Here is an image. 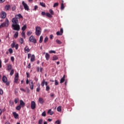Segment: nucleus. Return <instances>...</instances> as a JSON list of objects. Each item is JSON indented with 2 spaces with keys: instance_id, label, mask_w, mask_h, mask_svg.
I'll return each mask as SVG.
<instances>
[{
  "instance_id": "nucleus-14",
  "label": "nucleus",
  "mask_w": 124,
  "mask_h": 124,
  "mask_svg": "<svg viewBox=\"0 0 124 124\" xmlns=\"http://www.w3.org/2000/svg\"><path fill=\"white\" fill-rule=\"evenodd\" d=\"M7 69L8 70V71H9L10 70H12V64H9L7 65Z\"/></svg>"
},
{
  "instance_id": "nucleus-12",
  "label": "nucleus",
  "mask_w": 124,
  "mask_h": 124,
  "mask_svg": "<svg viewBox=\"0 0 124 124\" xmlns=\"http://www.w3.org/2000/svg\"><path fill=\"white\" fill-rule=\"evenodd\" d=\"M2 81L3 83H6L7 82V78L5 76H3L2 78Z\"/></svg>"
},
{
  "instance_id": "nucleus-34",
  "label": "nucleus",
  "mask_w": 124,
  "mask_h": 124,
  "mask_svg": "<svg viewBox=\"0 0 124 124\" xmlns=\"http://www.w3.org/2000/svg\"><path fill=\"white\" fill-rule=\"evenodd\" d=\"M13 74H14V69H12L11 70L10 73V75H11V76H12V75H13Z\"/></svg>"
},
{
  "instance_id": "nucleus-40",
  "label": "nucleus",
  "mask_w": 124,
  "mask_h": 124,
  "mask_svg": "<svg viewBox=\"0 0 124 124\" xmlns=\"http://www.w3.org/2000/svg\"><path fill=\"white\" fill-rule=\"evenodd\" d=\"M20 44H23L24 43V39L23 38H21L19 40Z\"/></svg>"
},
{
  "instance_id": "nucleus-37",
  "label": "nucleus",
  "mask_w": 124,
  "mask_h": 124,
  "mask_svg": "<svg viewBox=\"0 0 124 124\" xmlns=\"http://www.w3.org/2000/svg\"><path fill=\"white\" fill-rule=\"evenodd\" d=\"M49 53V54H56V51L55 50H50Z\"/></svg>"
},
{
  "instance_id": "nucleus-51",
  "label": "nucleus",
  "mask_w": 124,
  "mask_h": 124,
  "mask_svg": "<svg viewBox=\"0 0 124 124\" xmlns=\"http://www.w3.org/2000/svg\"><path fill=\"white\" fill-rule=\"evenodd\" d=\"M6 84V86H9V85H10V82H9V81H6V82H4Z\"/></svg>"
},
{
  "instance_id": "nucleus-19",
  "label": "nucleus",
  "mask_w": 124,
  "mask_h": 124,
  "mask_svg": "<svg viewBox=\"0 0 124 124\" xmlns=\"http://www.w3.org/2000/svg\"><path fill=\"white\" fill-rule=\"evenodd\" d=\"M35 60V56H34V55H32L31 56V62H34Z\"/></svg>"
},
{
  "instance_id": "nucleus-39",
  "label": "nucleus",
  "mask_w": 124,
  "mask_h": 124,
  "mask_svg": "<svg viewBox=\"0 0 124 124\" xmlns=\"http://www.w3.org/2000/svg\"><path fill=\"white\" fill-rule=\"evenodd\" d=\"M29 85L30 86L31 90L32 91V90H33V87H34V86L33 85H31V83H30Z\"/></svg>"
},
{
  "instance_id": "nucleus-44",
  "label": "nucleus",
  "mask_w": 124,
  "mask_h": 124,
  "mask_svg": "<svg viewBox=\"0 0 124 124\" xmlns=\"http://www.w3.org/2000/svg\"><path fill=\"white\" fill-rule=\"evenodd\" d=\"M55 86H58V85H59V82L57 79L55 80Z\"/></svg>"
},
{
  "instance_id": "nucleus-36",
  "label": "nucleus",
  "mask_w": 124,
  "mask_h": 124,
  "mask_svg": "<svg viewBox=\"0 0 124 124\" xmlns=\"http://www.w3.org/2000/svg\"><path fill=\"white\" fill-rule=\"evenodd\" d=\"M38 124H43V120L40 119L38 121Z\"/></svg>"
},
{
  "instance_id": "nucleus-64",
  "label": "nucleus",
  "mask_w": 124,
  "mask_h": 124,
  "mask_svg": "<svg viewBox=\"0 0 124 124\" xmlns=\"http://www.w3.org/2000/svg\"><path fill=\"white\" fill-rule=\"evenodd\" d=\"M28 68H31V63H29L28 66H27Z\"/></svg>"
},
{
  "instance_id": "nucleus-41",
  "label": "nucleus",
  "mask_w": 124,
  "mask_h": 124,
  "mask_svg": "<svg viewBox=\"0 0 124 124\" xmlns=\"http://www.w3.org/2000/svg\"><path fill=\"white\" fill-rule=\"evenodd\" d=\"M0 95H2L3 94V90L1 89H0Z\"/></svg>"
},
{
  "instance_id": "nucleus-1",
  "label": "nucleus",
  "mask_w": 124,
  "mask_h": 124,
  "mask_svg": "<svg viewBox=\"0 0 124 124\" xmlns=\"http://www.w3.org/2000/svg\"><path fill=\"white\" fill-rule=\"evenodd\" d=\"M9 25V20H8V18H6L5 22L2 23L0 25V29H2V28L4 27H7Z\"/></svg>"
},
{
  "instance_id": "nucleus-5",
  "label": "nucleus",
  "mask_w": 124,
  "mask_h": 124,
  "mask_svg": "<svg viewBox=\"0 0 124 124\" xmlns=\"http://www.w3.org/2000/svg\"><path fill=\"white\" fill-rule=\"evenodd\" d=\"M22 4L23 6H24L25 10H27V11L30 10V8H29L28 4L26 3L24 1H22Z\"/></svg>"
},
{
  "instance_id": "nucleus-4",
  "label": "nucleus",
  "mask_w": 124,
  "mask_h": 124,
  "mask_svg": "<svg viewBox=\"0 0 124 124\" xmlns=\"http://www.w3.org/2000/svg\"><path fill=\"white\" fill-rule=\"evenodd\" d=\"M29 41L30 42H32L33 43H34V44H35L36 43V40L35 39L33 35H31L30 37Z\"/></svg>"
},
{
  "instance_id": "nucleus-25",
  "label": "nucleus",
  "mask_w": 124,
  "mask_h": 124,
  "mask_svg": "<svg viewBox=\"0 0 124 124\" xmlns=\"http://www.w3.org/2000/svg\"><path fill=\"white\" fill-rule=\"evenodd\" d=\"M18 35H19V32H16L14 35V37H15V38H17Z\"/></svg>"
},
{
  "instance_id": "nucleus-42",
  "label": "nucleus",
  "mask_w": 124,
  "mask_h": 124,
  "mask_svg": "<svg viewBox=\"0 0 124 124\" xmlns=\"http://www.w3.org/2000/svg\"><path fill=\"white\" fill-rule=\"evenodd\" d=\"M9 52L10 54H12L13 53V49L12 48L9 49Z\"/></svg>"
},
{
  "instance_id": "nucleus-46",
  "label": "nucleus",
  "mask_w": 124,
  "mask_h": 124,
  "mask_svg": "<svg viewBox=\"0 0 124 124\" xmlns=\"http://www.w3.org/2000/svg\"><path fill=\"white\" fill-rule=\"evenodd\" d=\"M27 34V35H28V36H30V35H31V31H28Z\"/></svg>"
},
{
  "instance_id": "nucleus-16",
  "label": "nucleus",
  "mask_w": 124,
  "mask_h": 124,
  "mask_svg": "<svg viewBox=\"0 0 124 124\" xmlns=\"http://www.w3.org/2000/svg\"><path fill=\"white\" fill-rule=\"evenodd\" d=\"M65 75H63V77L60 80V83L61 84H62V83H63V82H64L65 79Z\"/></svg>"
},
{
  "instance_id": "nucleus-3",
  "label": "nucleus",
  "mask_w": 124,
  "mask_h": 124,
  "mask_svg": "<svg viewBox=\"0 0 124 124\" xmlns=\"http://www.w3.org/2000/svg\"><path fill=\"white\" fill-rule=\"evenodd\" d=\"M12 27L14 31H20V25L19 24H12Z\"/></svg>"
},
{
  "instance_id": "nucleus-49",
  "label": "nucleus",
  "mask_w": 124,
  "mask_h": 124,
  "mask_svg": "<svg viewBox=\"0 0 124 124\" xmlns=\"http://www.w3.org/2000/svg\"><path fill=\"white\" fill-rule=\"evenodd\" d=\"M56 124H61V121L60 120H57L55 122Z\"/></svg>"
},
{
  "instance_id": "nucleus-54",
  "label": "nucleus",
  "mask_w": 124,
  "mask_h": 124,
  "mask_svg": "<svg viewBox=\"0 0 124 124\" xmlns=\"http://www.w3.org/2000/svg\"><path fill=\"white\" fill-rule=\"evenodd\" d=\"M15 83H18V78H15Z\"/></svg>"
},
{
  "instance_id": "nucleus-61",
  "label": "nucleus",
  "mask_w": 124,
  "mask_h": 124,
  "mask_svg": "<svg viewBox=\"0 0 124 124\" xmlns=\"http://www.w3.org/2000/svg\"><path fill=\"white\" fill-rule=\"evenodd\" d=\"M8 61H9L8 59H5V61H4L5 63H7V62H8Z\"/></svg>"
},
{
  "instance_id": "nucleus-60",
  "label": "nucleus",
  "mask_w": 124,
  "mask_h": 124,
  "mask_svg": "<svg viewBox=\"0 0 124 124\" xmlns=\"http://www.w3.org/2000/svg\"><path fill=\"white\" fill-rule=\"evenodd\" d=\"M53 37H54V36L52 34L49 36L50 39H53Z\"/></svg>"
},
{
  "instance_id": "nucleus-38",
  "label": "nucleus",
  "mask_w": 124,
  "mask_h": 124,
  "mask_svg": "<svg viewBox=\"0 0 124 124\" xmlns=\"http://www.w3.org/2000/svg\"><path fill=\"white\" fill-rule=\"evenodd\" d=\"M49 90H50V86H46V92H49Z\"/></svg>"
},
{
  "instance_id": "nucleus-63",
  "label": "nucleus",
  "mask_w": 124,
  "mask_h": 124,
  "mask_svg": "<svg viewBox=\"0 0 124 124\" xmlns=\"http://www.w3.org/2000/svg\"><path fill=\"white\" fill-rule=\"evenodd\" d=\"M42 15H46V14L45 13V12H42L41 13Z\"/></svg>"
},
{
  "instance_id": "nucleus-48",
  "label": "nucleus",
  "mask_w": 124,
  "mask_h": 124,
  "mask_svg": "<svg viewBox=\"0 0 124 124\" xmlns=\"http://www.w3.org/2000/svg\"><path fill=\"white\" fill-rule=\"evenodd\" d=\"M49 12V13H50V15H54V12L52 10L50 9Z\"/></svg>"
},
{
  "instance_id": "nucleus-35",
  "label": "nucleus",
  "mask_w": 124,
  "mask_h": 124,
  "mask_svg": "<svg viewBox=\"0 0 124 124\" xmlns=\"http://www.w3.org/2000/svg\"><path fill=\"white\" fill-rule=\"evenodd\" d=\"M40 84H39L38 88L36 89V92L38 93L40 92Z\"/></svg>"
},
{
  "instance_id": "nucleus-57",
  "label": "nucleus",
  "mask_w": 124,
  "mask_h": 124,
  "mask_svg": "<svg viewBox=\"0 0 124 124\" xmlns=\"http://www.w3.org/2000/svg\"><path fill=\"white\" fill-rule=\"evenodd\" d=\"M60 32H61V33L62 34V33H63V29L62 28H61V29H60Z\"/></svg>"
},
{
  "instance_id": "nucleus-32",
  "label": "nucleus",
  "mask_w": 124,
  "mask_h": 124,
  "mask_svg": "<svg viewBox=\"0 0 124 124\" xmlns=\"http://www.w3.org/2000/svg\"><path fill=\"white\" fill-rule=\"evenodd\" d=\"M57 111L58 112H62V107L59 106L57 108Z\"/></svg>"
},
{
  "instance_id": "nucleus-26",
  "label": "nucleus",
  "mask_w": 124,
  "mask_h": 124,
  "mask_svg": "<svg viewBox=\"0 0 124 124\" xmlns=\"http://www.w3.org/2000/svg\"><path fill=\"white\" fill-rule=\"evenodd\" d=\"M46 16H47V17H48L49 18H52V15L50 14L49 13H46Z\"/></svg>"
},
{
  "instance_id": "nucleus-10",
  "label": "nucleus",
  "mask_w": 124,
  "mask_h": 124,
  "mask_svg": "<svg viewBox=\"0 0 124 124\" xmlns=\"http://www.w3.org/2000/svg\"><path fill=\"white\" fill-rule=\"evenodd\" d=\"M24 51H25V53H28L29 52H31V49H30V47H29V46H26L24 48Z\"/></svg>"
},
{
  "instance_id": "nucleus-27",
  "label": "nucleus",
  "mask_w": 124,
  "mask_h": 124,
  "mask_svg": "<svg viewBox=\"0 0 124 124\" xmlns=\"http://www.w3.org/2000/svg\"><path fill=\"white\" fill-rule=\"evenodd\" d=\"M21 108H22V107H21L20 105H19L16 107V110H18V111H20V110H21Z\"/></svg>"
},
{
  "instance_id": "nucleus-21",
  "label": "nucleus",
  "mask_w": 124,
  "mask_h": 124,
  "mask_svg": "<svg viewBox=\"0 0 124 124\" xmlns=\"http://www.w3.org/2000/svg\"><path fill=\"white\" fill-rule=\"evenodd\" d=\"M47 114H49V115H52L53 114H54V112L52 111V109H50L48 110Z\"/></svg>"
},
{
  "instance_id": "nucleus-58",
  "label": "nucleus",
  "mask_w": 124,
  "mask_h": 124,
  "mask_svg": "<svg viewBox=\"0 0 124 124\" xmlns=\"http://www.w3.org/2000/svg\"><path fill=\"white\" fill-rule=\"evenodd\" d=\"M20 91H22V92H24V93H26V90H25L23 88H20Z\"/></svg>"
},
{
  "instance_id": "nucleus-43",
  "label": "nucleus",
  "mask_w": 124,
  "mask_h": 124,
  "mask_svg": "<svg viewBox=\"0 0 124 124\" xmlns=\"http://www.w3.org/2000/svg\"><path fill=\"white\" fill-rule=\"evenodd\" d=\"M42 116L43 117H46V112L45 111H44L42 113Z\"/></svg>"
},
{
  "instance_id": "nucleus-23",
  "label": "nucleus",
  "mask_w": 124,
  "mask_h": 124,
  "mask_svg": "<svg viewBox=\"0 0 124 124\" xmlns=\"http://www.w3.org/2000/svg\"><path fill=\"white\" fill-rule=\"evenodd\" d=\"M26 29H27V25H26L23 26L21 28V30L23 31H26Z\"/></svg>"
},
{
  "instance_id": "nucleus-47",
  "label": "nucleus",
  "mask_w": 124,
  "mask_h": 124,
  "mask_svg": "<svg viewBox=\"0 0 124 124\" xmlns=\"http://www.w3.org/2000/svg\"><path fill=\"white\" fill-rule=\"evenodd\" d=\"M57 35H62V34L61 33L60 31H57L56 32Z\"/></svg>"
},
{
  "instance_id": "nucleus-11",
  "label": "nucleus",
  "mask_w": 124,
  "mask_h": 124,
  "mask_svg": "<svg viewBox=\"0 0 124 124\" xmlns=\"http://www.w3.org/2000/svg\"><path fill=\"white\" fill-rule=\"evenodd\" d=\"M15 18H16L17 19L23 18V16L22 15H21V14H19L18 15H16Z\"/></svg>"
},
{
  "instance_id": "nucleus-24",
  "label": "nucleus",
  "mask_w": 124,
  "mask_h": 124,
  "mask_svg": "<svg viewBox=\"0 0 124 124\" xmlns=\"http://www.w3.org/2000/svg\"><path fill=\"white\" fill-rule=\"evenodd\" d=\"M62 3L61 4V10H63L64 9V5L63 4V0H62Z\"/></svg>"
},
{
  "instance_id": "nucleus-53",
  "label": "nucleus",
  "mask_w": 124,
  "mask_h": 124,
  "mask_svg": "<svg viewBox=\"0 0 124 124\" xmlns=\"http://www.w3.org/2000/svg\"><path fill=\"white\" fill-rule=\"evenodd\" d=\"M48 41V37H46L44 39V42L45 43H46Z\"/></svg>"
},
{
  "instance_id": "nucleus-33",
  "label": "nucleus",
  "mask_w": 124,
  "mask_h": 124,
  "mask_svg": "<svg viewBox=\"0 0 124 124\" xmlns=\"http://www.w3.org/2000/svg\"><path fill=\"white\" fill-rule=\"evenodd\" d=\"M58 59H59V58H58V56H54L53 57L52 60L56 61V60H58Z\"/></svg>"
},
{
  "instance_id": "nucleus-31",
  "label": "nucleus",
  "mask_w": 124,
  "mask_h": 124,
  "mask_svg": "<svg viewBox=\"0 0 124 124\" xmlns=\"http://www.w3.org/2000/svg\"><path fill=\"white\" fill-rule=\"evenodd\" d=\"M45 85V79H43L41 83V86L42 87H44Z\"/></svg>"
},
{
  "instance_id": "nucleus-30",
  "label": "nucleus",
  "mask_w": 124,
  "mask_h": 124,
  "mask_svg": "<svg viewBox=\"0 0 124 124\" xmlns=\"http://www.w3.org/2000/svg\"><path fill=\"white\" fill-rule=\"evenodd\" d=\"M56 43H57V44H59V45H61V44H62L61 41H60L59 39H57L56 40Z\"/></svg>"
},
{
  "instance_id": "nucleus-45",
  "label": "nucleus",
  "mask_w": 124,
  "mask_h": 124,
  "mask_svg": "<svg viewBox=\"0 0 124 124\" xmlns=\"http://www.w3.org/2000/svg\"><path fill=\"white\" fill-rule=\"evenodd\" d=\"M19 101V99L17 98L15 99V103L16 104H17L18 103V102Z\"/></svg>"
},
{
  "instance_id": "nucleus-55",
  "label": "nucleus",
  "mask_w": 124,
  "mask_h": 124,
  "mask_svg": "<svg viewBox=\"0 0 124 124\" xmlns=\"http://www.w3.org/2000/svg\"><path fill=\"white\" fill-rule=\"evenodd\" d=\"M37 8H38V6H37V5H35V6H34V8L33 10H34L35 11H36V10H37Z\"/></svg>"
},
{
  "instance_id": "nucleus-50",
  "label": "nucleus",
  "mask_w": 124,
  "mask_h": 124,
  "mask_svg": "<svg viewBox=\"0 0 124 124\" xmlns=\"http://www.w3.org/2000/svg\"><path fill=\"white\" fill-rule=\"evenodd\" d=\"M59 6V3H55L54 4L53 7H56Z\"/></svg>"
},
{
  "instance_id": "nucleus-9",
  "label": "nucleus",
  "mask_w": 124,
  "mask_h": 124,
  "mask_svg": "<svg viewBox=\"0 0 124 124\" xmlns=\"http://www.w3.org/2000/svg\"><path fill=\"white\" fill-rule=\"evenodd\" d=\"M36 107V104L35 103V102L32 101L31 102V109H32V110H34Z\"/></svg>"
},
{
  "instance_id": "nucleus-29",
  "label": "nucleus",
  "mask_w": 124,
  "mask_h": 124,
  "mask_svg": "<svg viewBox=\"0 0 124 124\" xmlns=\"http://www.w3.org/2000/svg\"><path fill=\"white\" fill-rule=\"evenodd\" d=\"M21 35L24 38H26V34L24 31L22 32Z\"/></svg>"
},
{
  "instance_id": "nucleus-8",
  "label": "nucleus",
  "mask_w": 124,
  "mask_h": 124,
  "mask_svg": "<svg viewBox=\"0 0 124 124\" xmlns=\"http://www.w3.org/2000/svg\"><path fill=\"white\" fill-rule=\"evenodd\" d=\"M12 22L14 25H17L18 23H19V21L16 17H14L12 19Z\"/></svg>"
},
{
  "instance_id": "nucleus-22",
  "label": "nucleus",
  "mask_w": 124,
  "mask_h": 124,
  "mask_svg": "<svg viewBox=\"0 0 124 124\" xmlns=\"http://www.w3.org/2000/svg\"><path fill=\"white\" fill-rule=\"evenodd\" d=\"M40 5H41V6H42V7H46V5L45 4V3L40 2Z\"/></svg>"
},
{
  "instance_id": "nucleus-18",
  "label": "nucleus",
  "mask_w": 124,
  "mask_h": 124,
  "mask_svg": "<svg viewBox=\"0 0 124 124\" xmlns=\"http://www.w3.org/2000/svg\"><path fill=\"white\" fill-rule=\"evenodd\" d=\"M11 7L10 5H6L5 6V10H6V11H8V10L10 9Z\"/></svg>"
},
{
  "instance_id": "nucleus-59",
  "label": "nucleus",
  "mask_w": 124,
  "mask_h": 124,
  "mask_svg": "<svg viewBox=\"0 0 124 124\" xmlns=\"http://www.w3.org/2000/svg\"><path fill=\"white\" fill-rule=\"evenodd\" d=\"M15 78H19V74H16L15 75Z\"/></svg>"
},
{
  "instance_id": "nucleus-52",
  "label": "nucleus",
  "mask_w": 124,
  "mask_h": 124,
  "mask_svg": "<svg viewBox=\"0 0 124 124\" xmlns=\"http://www.w3.org/2000/svg\"><path fill=\"white\" fill-rule=\"evenodd\" d=\"M12 10L13 11H15V10H16V6H14V7H13L12 8Z\"/></svg>"
},
{
  "instance_id": "nucleus-17",
  "label": "nucleus",
  "mask_w": 124,
  "mask_h": 124,
  "mask_svg": "<svg viewBox=\"0 0 124 124\" xmlns=\"http://www.w3.org/2000/svg\"><path fill=\"white\" fill-rule=\"evenodd\" d=\"M19 106H21V107H25V103L24 101L22 100L20 101V104Z\"/></svg>"
},
{
  "instance_id": "nucleus-6",
  "label": "nucleus",
  "mask_w": 124,
  "mask_h": 124,
  "mask_svg": "<svg viewBox=\"0 0 124 124\" xmlns=\"http://www.w3.org/2000/svg\"><path fill=\"white\" fill-rule=\"evenodd\" d=\"M11 47L12 48H16V50H18V48H19V45L13 42V43L11 44Z\"/></svg>"
},
{
  "instance_id": "nucleus-15",
  "label": "nucleus",
  "mask_w": 124,
  "mask_h": 124,
  "mask_svg": "<svg viewBox=\"0 0 124 124\" xmlns=\"http://www.w3.org/2000/svg\"><path fill=\"white\" fill-rule=\"evenodd\" d=\"M38 101L40 104H43L44 103V100L42 97L39 98Z\"/></svg>"
},
{
  "instance_id": "nucleus-56",
  "label": "nucleus",
  "mask_w": 124,
  "mask_h": 124,
  "mask_svg": "<svg viewBox=\"0 0 124 124\" xmlns=\"http://www.w3.org/2000/svg\"><path fill=\"white\" fill-rule=\"evenodd\" d=\"M31 57V54L30 53H28V59H30Z\"/></svg>"
},
{
  "instance_id": "nucleus-13",
  "label": "nucleus",
  "mask_w": 124,
  "mask_h": 124,
  "mask_svg": "<svg viewBox=\"0 0 124 124\" xmlns=\"http://www.w3.org/2000/svg\"><path fill=\"white\" fill-rule=\"evenodd\" d=\"M13 115L15 119H18L19 118V114L16 113V112H13Z\"/></svg>"
},
{
  "instance_id": "nucleus-20",
  "label": "nucleus",
  "mask_w": 124,
  "mask_h": 124,
  "mask_svg": "<svg viewBox=\"0 0 124 124\" xmlns=\"http://www.w3.org/2000/svg\"><path fill=\"white\" fill-rule=\"evenodd\" d=\"M45 57H46V61H49V59H50V55L48 54V53H46V54Z\"/></svg>"
},
{
  "instance_id": "nucleus-62",
  "label": "nucleus",
  "mask_w": 124,
  "mask_h": 124,
  "mask_svg": "<svg viewBox=\"0 0 124 124\" xmlns=\"http://www.w3.org/2000/svg\"><path fill=\"white\" fill-rule=\"evenodd\" d=\"M45 84L46 85V87H47V86H49L48 85V82L47 81H45Z\"/></svg>"
},
{
  "instance_id": "nucleus-7",
  "label": "nucleus",
  "mask_w": 124,
  "mask_h": 124,
  "mask_svg": "<svg viewBox=\"0 0 124 124\" xmlns=\"http://www.w3.org/2000/svg\"><path fill=\"white\" fill-rule=\"evenodd\" d=\"M0 16L2 19H5L6 18V13L4 11H2L0 13Z\"/></svg>"
},
{
  "instance_id": "nucleus-28",
  "label": "nucleus",
  "mask_w": 124,
  "mask_h": 124,
  "mask_svg": "<svg viewBox=\"0 0 124 124\" xmlns=\"http://www.w3.org/2000/svg\"><path fill=\"white\" fill-rule=\"evenodd\" d=\"M42 41H43V36H41L40 37L39 43H42Z\"/></svg>"
},
{
  "instance_id": "nucleus-2",
  "label": "nucleus",
  "mask_w": 124,
  "mask_h": 124,
  "mask_svg": "<svg viewBox=\"0 0 124 124\" xmlns=\"http://www.w3.org/2000/svg\"><path fill=\"white\" fill-rule=\"evenodd\" d=\"M35 30L36 35H37V36H39L40 34H41V31H42L41 30V28L39 26H37L35 27Z\"/></svg>"
}]
</instances>
